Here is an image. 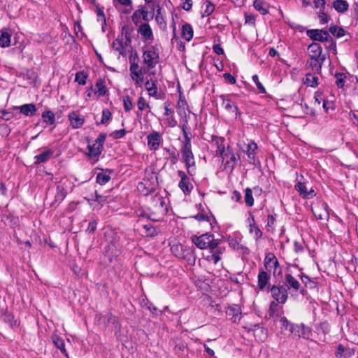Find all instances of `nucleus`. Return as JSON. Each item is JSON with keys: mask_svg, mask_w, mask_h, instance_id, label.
I'll use <instances>...</instances> for the list:
<instances>
[{"mask_svg": "<svg viewBox=\"0 0 358 358\" xmlns=\"http://www.w3.org/2000/svg\"><path fill=\"white\" fill-rule=\"evenodd\" d=\"M185 141L180 148L182 160L185 163L187 173L192 176L195 170L194 156L192 150L191 138L189 136L187 121L181 126Z\"/></svg>", "mask_w": 358, "mask_h": 358, "instance_id": "nucleus-1", "label": "nucleus"}, {"mask_svg": "<svg viewBox=\"0 0 358 358\" xmlns=\"http://www.w3.org/2000/svg\"><path fill=\"white\" fill-rule=\"evenodd\" d=\"M0 320L8 324L11 329L18 325L17 320L15 319L13 314L8 311H4L1 314Z\"/></svg>", "mask_w": 358, "mask_h": 358, "instance_id": "nucleus-26", "label": "nucleus"}, {"mask_svg": "<svg viewBox=\"0 0 358 358\" xmlns=\"http://www.w3.org/2000/svg\"><path fill=\"white\" fill-rule=\"evenodd\" d=\"M267 292L271 293L274 301L280 304L285 303L288 299L287 289L284 285H273L268 287Z\"/></svg>", "mask_w": 358, "mask_h": 358, "instance_id": "nucleus-8", "label": "nucleus"}, {"mask_svg": "<svg viewBox=\"0 0 358 358\" xmlns=\"http://www.w3.org/2000/svg\"><path fill=\"white\" fill-rule=\"evenodd\" d=\"M222 243L223 241L222 239H215L214 235L211 234L209 246H208L211 255L206 258L208 261H213L215 264L219 262L221 259L220 255L225 250V248L222 245Z\"/></svg>", "mask_w": 358, "mask_h": 358, "instance_id": "nucleus-3", "label": "nucleus"}, {"mask_svg": "<svg viewBox=\"0 0 358 358\" xmlns=\"http://www.w3.org/2000/svg\"><path fill=\"white\" fill-rule=\"evenodd\" d=\"M336 78V85L338 88H343L345 86V83L346 82L347 76L344 73H335Z\"/></svg>", "mask_w": 358, "mask_h": 358, "instance_id": "nucleus-47", "label": "nucleus"}, {"mask_svg": "<svg viewBox=\"0 0 358 358\" xmlns=\"http://www.w3.org/2000/svg\"><path fill=\"white\" fill-rule=\"evenodd\" d=\"M226 317L234 323L240 321L241 318V309L238 305L229 306L226 310Z\"/></svg>", "mask_w": 358, "mask_h": 358, "instance_id": "nucleus-15", "label": "nucleus"}, {"mask_svg": "<svg viewBox=\"0 0 358 358\" xmlns=\"http://www.w3.org/2000/svg\"><path fill=\"white\" fill-rule=\"evenodd\" d=\"M307 36L313 41L320 42L331 43V45L336 48V43L334 42L333 38L329 36L328 31L324 29H313L306 31Z\"/></svg>", "mask_w": 358, "mask_h": 358, "instance_id": "nucleus-7", "label": "nucleus"}, {"mask_svg": "<svg viewBox=\"0 0 358 358\" xmlns=\"http://www.w3.org/2000/svg\"><path fill=\"white\" fill-rule=\"evenodd\" d=\"M333 7L338 13H344L348 10L349 4L346 0H335Z\"/></svg>", "mask_w": 358, "mask_h": 358, "instance_id": "nucleus-37", "label": "nucleus"}, {"mask_svg": "<svg viewBox=\"0 0 358 358\" xmlns=\"http://www.w3.org/2000/svg\"><path fill=\"white\" fill-rule=\"evenodd\" d=\"M95 86L97 90L94 92L98 93L99 96H103L106 95V94L108 92V90L105 85V81L103 79H98L96 82Z\"/></svg>", "mask_w": 358, "mask_h": 358, "instance_id": "nucleus-44", "label": "nucleus"}, {"mask_svg": "<svg viewBox=\"0 0 358 358\" xmlns=\"http://www.w3.org/2000/svg\"><path fill=\"white\" fill-rule=\"evenodd\" d=\"M54 150L52 149H48L39 155L34 157V164L36 165L49 161L53 156Z\"/></svg>", "mask_w": 358, "mask_h": 358, "instance_id": "nucleus-28", "label": "nucleus"}, {"mask_svg": "<svg viewBox=\"0 0 358 358\" xmlns=\"http://www.w3.org/2000/svg\"><path fill=\"white\" fill-rule=\"evenodd\" d=\"M13 117L11 112L9 110H0V118H2L6 121L10 120Z\"/></svg>", "mask_w": 358, "mask_h": 358, "instance_id": "nucleus-63", "label": "nucleus"}, {"mask_svg": "<svg viewBox=\"0 0 358 358\" xmlns=\"http://www.w3.org/2000/svg\"><path fill=\"white\" fill-rule=\"evenodd\" d=\"M57 192L55 196V201L51 203V206H54L55 203H60L66 196V190L64 187L58 185L57 187Z\"/></svg>", "mask_w": 358, "mask_h": 358, "instance_id": "nucleus-35", "label": "nucleus"}, {"mask_svg": "<svg viewBox=\"0 0 358 358\" xmlns=\"http://www.w3.org/2000/svg\"><path fill=\"white\" fill-rule=\"evenodd\" d=\"M193 29L190 24L185 23L182 27V36L187 41L193 38Z\"/></svg>", "mask_w": 358, "mask_h": 358, "instance_id": "nucleus-40", "label": "nucleus"}, {"mask_svg": "<svg viewBox=\"0 0 358 358\" xmlns=\"http://www.w3.org/2000/svg\"><path fill=\"white\" fill-rule=\"evenodd\" d=\"M13 110H20V113L27 117L34 115L37 110L34 103H26L20 106H14Z\"/></svg>", "mask_w": 358, "mask_h": 358, "instance_id": "nucleus-22", "label": "nucleus"}, {"mask_svg": "<svg viewBox=\"0 0 358 358\" xmlns=\"http://www.w3.org/2000/svg\"><path fill=\"white\" fill-rule=\"evenodd\" d=\"M11 35L5 31H0V47L7 48L10 45Z\"/></svg>", "mask_w": 358, "mask_h": 358, "instance_id": "nucleus-43", "label": "nucleus"}, {"mask_svg": "<svg viewBox=\"0 0 358 358\" xmlns=\"http://www.w3.org/2000/svg\"><path fill=\"white\" fill-rule=\"evenodd\" d=\"M88 75L83 71H78L76 73L75 81L79 85H84L86 84Z\"/></svg>", "mask_w": 358, "mask_h": 358, "instance_id": "nucleus-50", "label": "nucleus"}, {"mask_svg": "<svg viewBox=\"0 0 358 358\" xmlns=\"http://www.w3.org/2000/svg\"><path fill=\"white\" fill-rule=\"evenodd\" d=\"M285 280L287 284V289L292 288L295 291H298L301 287L299 282L290 273H286L285 275Z\"/></svg>", "mask_w": 358, "mask_h": 358, "instance_id": "nucleus-33", "label": "nucleus"}, {"mask_svg": "<svg viewBox=\"0 0 358 358\" xmlns=\"http://www.w3.org/2000/svg\"><path fill=\"white\" fill-rule=\"evenodd\" d=\"M186 348H187V344L182 341H178V342H177L176 343L175 350L177 352H178V351L183 352Z\"/></svg>", "mask_w": 358, "mask_h": 358, "instance_id": "nucleus-64", "label": "nucleus"}, {"mask_svg": "<svg viewBox=\"0 0 358 358\" xmlns=\"http://www.w3.org/2000/svg\"><path fill=\"white\" fill-rule=\"evenodd\" d=\"M318 17L320 19V23L322 24L327 23L330 19L329 16L324 12V10H321L319 12Z\"/></svg>", "mask_w": 358, "mask_h": 358, "instance_id": "nucleus-59", "label": "nucleus"}, {"mask_svg": "<svg viewBox=\"0 0 358 358\" xmlns=\"http://www.w3.org/2000/svg\"><path fill=\"white\" fill-rule=\"evenodd\" d=\"M137 106L139 110L142 111L145 109V107L150 108L149 104H148L143 96H140L137 101Z\"/></svg>", "mask_w": 358, "mask_h": 358, "instance_id": "nucleus-60", "label": "nucleus"}, {"mask_svg": "<svg viewBox=\"0 0 358 358\" xmlns=\"http://www.w3.org/2000/svg\"><path fill=\"white\" fill-rule=\"evenodd\" d=\"M138 31L143 36L145 40H152L153 34L150 26L148 23L142 24Z\"/></svg>", "mask_w": 358, "mask_h": 358, "instance_id": "nucleus-34", "label": "nucleus"}, {"mask_svg": "<svg viewBox=\"0 0 358 358\" xmlns=\"http://www.w3.org/2000/svg\"><path fill=\"white\" fill-rule=\"evenodd\" d=\"M173 254L178 259H186L188 262L194 264L195 263L196 257L194 251L187 249L181 244L174 245L171 247Z\"/></svg>", "mask_w": 358, "mask_h": 358, "instance_id": "nucleus-6", "label": "nucleus"}, {"mask_svg": "<svg viewBox=\"0 0 358 358\" xmlns=\"http://www.w3.org/2000/svg\"><path fill=\"white\" fill-rule=\"evenodd\" d=\"M129 71L131 72V77L133 80H135L134 76H138L142 75V69H139V66L137 63L133 62L131 64Z\"/></svg>", "mask_w": 358, "mask_h": 358, "instance_id": "nucleus-51", "label": "nucleus"}, {"mask_svg": "<svg viewBox=\"0 0 358 358\" xmlns=\"http://www.w3.org/2000/svg\"><path fill=\"white\" fill-rule=\"evenodd\" d=\"M229 245L234 250L241 251L243 254H248L250 252L246 246L241 244L236 239H231L229 242Z\"/></svg>", "mask_w": 358, "mask_h": 358, "instance_id": "nucleus-42", "label": "nucleus"}, {"mask_svg": "<svg viewBox=\"0 0 358 358\" xmlns=\"http://www.w3.org/2000/svg\"><path fill=\"white\" fill-rule=\"evenodd\" d=\"M289 334L304 339H309L312 335L311 329L303 323L300 324L293 323L290 326Z\"/></svg>", "mask_w": 358, "mask_h": 358, "instance_id": "nucleus-10", "label": "nucleus"}, {"mask_svg": "<svg viewBox=\"0 0 358 358\" xmlns=\"http://www.w3.org/2000/svg\"><path fill=\"white\" fill-rule=\"evenodd\" d=\"M158 187L157 176L151 174L150 177L144 178L137 185L138 192L143 196H148L154 193Z\"/></svg>", "mask_w": 358, "mask_h": 358, "instance_id": "nucleus-4", "label": "nucleus"}, {"mask_svg": "<svg viewBox=\"0 0 358 358\" xmlns=\"http://www.w3.org/2000/svg\"><path fill=\"white\" fill-rule=\"evenodd\" d=\"M253 6L262 15H266L268 13V3L262 0H255Z\"/></svg>", "mask_w": 358, "mask_h": 358, "instance_id": "nucleus-39", "label": "nucleus"}, {"mask_svg": "<svg viewBox=\"0 0 358 358\" xmlns=\"http://www.w3.org/2000/svg\"><path fill=\"white\" fill-rule=\"evenodd\" d=\"M134 29L131 24H125L122 27V36L125 38L124 44L126 46L130 45L131 43V34Z\"/></svg>", "mask_w": 358, "mask_h": 358, "instance_id": "nucleus-32", "label": "nucleus"}, {"mask_svg": "<svg viewBox=\"0 0 358 358\" xmlns=\"http://www.w3.org/2000/svg\"><path fill=\"white\" fill-rule=\"evenodd\" d=\"M257 149V144L253 141H251L247 145V150L245 151V152L247 155L248 157L249 158L250 163L251 164L255 163Z\"/></svg>", "mask_w": 358, "mask_h": 358, "instance_id": "nucleus-27", "label": "nucleus"}, {"mask_svg": "<svg viewBox=\"0 0 358 358\" xmlns=\"http://www.w3.org/2000/svg\"><path fill=\"white\" fill-rule=\"evenodd\" d=\"M252 81L255 83V85L259 90V93L266 94V90L265 87H264V85L259 82L258 76L257 74L253 75L252 77Z\"/></svg>", "mask_w": 358, "mask_h": 358, "instance_id": "nucleus-54", "label": "nucleus"}, {"mask_svg": "<svg viewBox=\"0 0 358 358\" xmlns=\"http://www.w3.org/2000/svg\"><path fill=\"white\" fill-rule=\"evenodd\" d=\"M145 88L150 96H155L157 93V80L150 79L145 83Z\"/></svg>", "mask_w": 358, "mask_h": 358, "instance_id": "nucleus-38", "label": "nucleus"}, {"mask_svg": "<svg viewBox=\"0 0 358 358\" xmlns=\"http://www.w3.org/2000/svg\"><path fill=\"white\" fill-rule=\"evenodd\" d=\"M318 77L315 74L310 73H306L303 80L304 84L311 87H316L318 85Z\"/></svg>", "mask_w": 358, "mask_h": 358, "instance_id": "nucleus-41", "label": "nucleus"}, {"mask_svg": "<svg viewBox=\"0 0 358 358\" xmlns=\"http://www.w3.org/2000/svg\"><path fill=\"white\" fill-rule=\"evenodd\" d=\"M250 216L252 218V223H250L249 232L250 234L255 232V239L257 241L262 237L263 233L259 227L256 224L255 217L251 213H250Z\"/></svg>", "mask_w": 358, "mask_h": 358, "instance_id": "nucleus-36", "label": "nucleus"}, {"mask_svg": "<svg viewBox=\"0 0 358 358\" xmlns=\"http://www.w3.org/2000/svg\"><path fill=\"white\" fill-rule=\"evenodd\" d=\"M143 58L148 69H153L159 62V54L154 50L144 51Z\"/></svg>", "mask_w": 358, "mask_h": 358, "instance_id": "nucleus-13", "label": "nucleus"}, {"mask_svg": "<svg viewBox=\"0 0 358 358\" xmlns=\"http://www.w3.org/2000/svg\"><path fill=\"white\" fill-rule=\"evenodd\" d=\"M188 108L187 103L185 100V98L180 94L179 99L177 103V113L179 116L182 117L183 120V124L185 123V121H187V127H188V120L187 117V113H186V109Z\"/></svg>", "mask_w": 358, "mask_h": 358, "instance_id": "nucleus-18", "label": "nucleus"}, {"mask_svg": "<svg viewBox=\"0 0 358 358\" xmlns=\"http://www.w3.org/2000/svg\"><path fill=\"white\" fill-rule=\"evenodd\" d=\"M294 188L298 192H299V194L303 199L313 198L315 195L314 190H307L306 185L303 182H297L296 184L294 185Z\"/></svg>", "mask_w": 358, "mask_h": 358, "instance_id": "nucleus-25", "label": "nucleus"}, {"mask_svg": "<svg viewBox=\"0 0 358 358\" xmlns=\"http://www.w3.org/2000/svg\"><path fill=\"white\" fill-rule=\"evenodd\" d=\"M245 202L247 206L251 207L254 205V199L252 196V191L250 188L248 187L245 190Z\"/></svg>", "mask_w": 358, "mask_h": 358, "instance_id": "nucleus-49", "label": "nucleus"}, {"mask_svg": "<svg viewBox=\"0 0 358 358\" xmlns=\"http://www.w3.org/2000/svg\"><path fill=\"white\" fill-rule=\"evenodd\" d=\"M70 124L73 129L80 128L85 122L84 117L78 111H71L68 115Z\"/></svg>", "mask_w": 358, "mask_h": 358, "instance_id": "nucleus-19", "label": "nucleus"}, {"mask_svg": "<svg viewBox=\"0 0 358 358\" xmlns=\"http://www.w3.org/2000/svg\"><path fill=\"white\" fill-rule=\"evenodd\" d=\"M123 105L126 112H129L134 107L131 97L129 95L123 96Z\"/></svg>", "mask_w": 358, "mask_h": 358, "instance_id": "nucleus-53", "label": "nucleus"}, {"mask_svg": "<svg viewBox=\"0 0 358 358\" xmlns=\"http://www.w3.org/2000/svg\"><path fill=\"white\" fill-rule=\"evenodd\" d=\"M164 115L165 116H171L173 115L174 111L173 109L170 108L171 106V102L170 101H166L164 102Z\"/></svg>", "mask_w": 358, "mask_h": 358, "instance_id": "nucleus-62", "label": "nucleus"}, {"mask_svg": "<svg viewBox=\"0 0 358 358\" xmlns=\"http://www.w3.org/2000/svg\"><path fill=\"white\" fill-rule=\"evenodd\" d=\"M178 176L180 178L178 183L179 188L185 195H189L193 189V185L190 182L189 177L185 171L181 170L178 171Z\"/></svg>", "mask_w": 358, "mask_h": 358, "instance_id": "nucleus-12", "label": "nucleus"}, {"mask_svg": "<svg viewBox=\"0 0 358 358\" xmlns=\"http://www.w3.org/2000/svg\"><path fill=\"white\" fill-rule=\"evenodd\" d=\"M229 95H220V97L222 99V104L224 106V108L229 113H234L236 117L241 115V112L238 108V106L231 101L229 99H226L227 96Z\"/></svg>", "mask_w": 358, "mask_h": 358, "instance_id": "nucleus-21", "label": "nucleus"}, {"mask_svg": "<svg viewBox=\"0 0 358 358\" xmlns=\"http://www.w3.org/2000/svg\"><path fill=\"white\" fill-rule=\"evenodd\" d=\"M264 265L265 270L271 272L273 269V275L274 276L281 275L282 271L280 267V264L275 255L273 252H268L266 255Z\"/></svg>", "mask_w": 358, "mask_h": 358, "instance_id": "nucleus-9", "label": "nucleus"}, {"mask_svg": "<svg viewBox=\"0 0 358 358\" xmlns=\"http://www.w3.org/2000/svg\"><path fill=\"white\" fill-rule=\"evenodd\" d=\"M148 145L151 150H157L160 143V135L157 131L150 133L148 137Z\"/></svg>", "mask_w": 358, "mask_h": 358, "instance_id": "nucleus-23", "label": "nucleus"}, {"mask_svg": "<svg viewBox=\"0 0 358 358\" xmlns=\"http://www.w3.org/2000/svg\"><path fill=\"white\" fill-rule=\"evenodd\" d=\"M329 32L337 38L342 37L345 35V31L341 27L336 25H332L329 27Z\"/></svg>", "mask_w": 358, "mask_h": 358, "instance_id": "nucleus-48", "label": "nucleus"}, {"mask_svg": "<svg viewBox=\"0 0 358 358\" xmlns=\"http://www.w3.org/2000/svg\"><path fill=\"white\" fill-rule=\"evenodd\" d=\"M113 48L116 51H118L120 55H124L125 44L123 42L122 38H117L115 39L112 44Z\"/></svg>", "mask_w": 358, "mask_h": 358, "instance_id": "nucleus-45", "label": "nucleus"}, {"mask_svg": "<svg viewBox=\"0 0 358 358\" xmlns=\"http://www.w3.org/2000/svg\"><path fill=\"white\" fill-rule=\"evenodd\" d=\"M87 149L88 150V152L87 153V156L92 158H96V162L98 161L103 148L96 144V142L94 141L92 145L89 143L87 146Z\"/></svg>", "mask_w": 358, "mask_h": 358, "instance_id": "nucleus-30", "label": "nucleus"}, {"mask_svg": "<svg viewBox=\"0 0 358 358\" xmlns=\"http://www.w3.org/2000/svg\"><path fill=\"white\" fill-rule=\"evenodd\" d=\"M278 303L277 301H271L270 303V306H269V315L271 317L273 316L274 314L275 313V312H277L278 310V308H279V306H278Z\"/></svg>", "mask_w": 358, "mask_h": 358, "instance_id": "nucleus-58", "label": "nucleus"}, {"mask_svg": "<svg viewBox=\"0 0 358 358\" xmlns=\"http://www.w3.org/2000/svg\"><path fill=\"white\" fill-rule=\"evenodd\" d=\"M210 143L213 146L216 148L215 153L216 156H220L227 149H225V146L224 145V138L217 136L215 135H211Z\"/></svg>", "mask_w": 358, "mask_h": 358, "instance_id": "nucleus-17", "label": "nucleus"}, {"mask_svg": "<svg viewBox=\"0 0 358 358\" xmlns=\"http://www.w3.org/2000/svg\"><path fill=\"white\" fill-rule=\"evenodd\" d=\"M118 240L115 238L114 239L111 240L107 245L104 248V252L106 256L108 257L110 261L112 260V258L117 255V251H118Z\"/></svg>", "mask_w": 358, "mask_h": 358, "instance_id": "nucleus-20", "label": "nucleus"}, {"mask_svg": "<svg viewBox=\"0 0 358 358\" xmlns=\"http://www.w3.org/2000/svg\"><path fill=\"white\" fill-rule=\"evenodd\" d=\"M179 157V153L177 152L176 150L175 151H172V153H170L169 157L166 158L167 160H169L172 165H175L178 161Z\"/></svg>", "mask_w": 358, "mask_h": 358, "instance_id": "nucleus-57", "label": "nucleus"}, {"mask_svg": "<svg viewBox=\"0 0 358 358\" xmlns=\"http://www.w3.org/2000/svg\"><path fill=\"white\" fill-rule=\"evenodd\" d=\"M280 322L281 324V329L282 330H287L289 331L290 326L292 325V322H289L285 317H282L280 320Z\"/></svg>", "mask_w": 358, "mask_h": 358, "instance_id": "nucleus-56", "label": "nucleus"}, {"mask_svg": "<svg viewBox=\"0 0 358 358\" xmlns=\"http://www.w3.org/2000/svg\"><path fill=\"white\" fill-rule=\"evenodd\" d=\"M111 117H112V114H111L110 111L107 108L103 109L102 110V117H101L100 124H103L107 123L111 119Z\"/></svg>", "mask_w": 358, "mask_h": 358, "instance_id": "nucleus-55", "label": "nucleus"}, {"mask_svg": "<svg viewBox=\"0 0 358 358\" xmlns=\"http://www.w3.org/2000/svg\"><path fill=\"white\" fill-rule=\"evenodd\" d=\"M270 280L271 275L268 273V271L259 268L257 275V288L261 291H268V287L272 286L270 285Z\"/></svg>", "mask_w": 358, "mask_h": 358, "instance_id": "nucleus-11", "label": "nucleus"}, {"mask_svg": "<svg viewBox=\"0 0 358 358\" xmlns=\"http://www.w3.org/2000/svg\"><path fill=\"white\" fill-rule=\"evenodd\" d=\"M355 353V350L352 348H346L343 345H338L335 355L337 358H350Z\"/></svg>", "mask_w": 358, "mask_h": 358, "instance_id": "nucleus-29", "label": "nucleus"}, {"mask_svg": "<svg viewBox=\"0 0 358 358\" xmlns=\"http://www.w3.org/2000/svg\"><path fill=\"white\" fill-rule=\"evenodd\" d=\"M43 122L49 124H53L55 122V113L51 110H45L41 115Z\"/></svg>", "mask_w": 358, "mask_h": 358, "instance_id": "nucleus-46", "label": "nucleus"}, {"mask_svg": "<svg viewBox=\"0 0 358 358\" xmlns=\"http://www.w3.org/2000/svg\"><path fill=\"white\" fill-rule=\"evenodd\" d=\"M308 59L306 62V68H310L315 74H320L322 65L326 59V55L322 54V46L313 42L308 47Z\"/></svg>", "mask_w": 358, "mask_h": 358, "instance_id": "nucleus-2", "label": "nucleus"}, {"mask_svg": "<svg viewBox=\"0 0 358 358\" xmlns=\"http://www.w3.org/2000/svg\"><path fill=\"white\" fill-rule=\"evenodd\" d=\"M106 136L107 134L106 133H101L95 140L96 144L103 148V143L106 141Z\"/></svg>", "mask_w": 358, "mask_h": 358, "instance_id": "nucleus-61", "label": "nucleus"}, {"mask_svg": "<svg viewBox=\"0 0 358 358\" xmlns=\"http://www.w3.org/2000/svg\"><path fill=\"white\" fill-rule=\"evenodd\" d=\"M52 341L55 346L59 349L61 352L66 357H68V352L65 348V343L64 339L57 334L52 335Z\"/></svg>", "mask_w": 358, "mask_h": 358, "instance_id": "nucleus-31", "label": "nucleus"}, {"mask_svg": "<svg viewBox=\"0 0 358 358\" xmlns=\"http://www.w3.org/2000/svg\"><path fill=\"white\" fill-rule=\"evenodd\" d=\"M220 157L222 159L224 170L229 173L233 172L237 162L240 160V155L236 154L229 146L227 148V150Z\"/></svg>", "mask_w": 358, "mask_h": 358, "instance_id": "nucleus-5", "label": "nucleus"}, {"mask_svg": "<svg viewBox=\"0 0 358 358\" xmlns=\"http://www.w3.org/2000/svg\"><path fill=\"white\" fill-rule=\"evenodd\" d=\"M205 3H206V8L202 14L203 17L205 15L209 16L210 15H211L213 13L214 10H215L214 4L209 0H206Z\"/></svg>", "mask_w": 358, "mask_h": 358, "instance_id": "nucleus-52", "label": "nucleus"}, {"mask_svg": "<svg viewBox=\"0 0 358 358\" xmlns=\"http://www.w3.org/2000/svg\"><path fill=\"white\" fill-rule=\"evenodd\" d=\"M248 331H252L257 340L263 342L267 338V329L259 324H252L248 328Z\"/></svg>", "mask_w": 358, "mask_h": 358, "instance_id": "nucleus-16", "label": "nucleus"}, {"mask_svg": "<svg viewBox=\"0 0 358 358\" xmlns=\"http://www.w3.org/2000/svg\"><path fill=\"white\" fill-rule=\"evenodd\" d=\"M210 238V233H205L201 236L193 235L191 237V240L198 248L200 250H205L208 248V246H209Z\"/></svg>", "mask_w": 358, "mask_h": 358, "instance_id": "nucleus-14", "label": "nucleus"}, {"mask_svg": "<svg viewBox=\"0 0 358 358\" xmlns=\"http://www.w3.org/2000/svg\"><path fill=\"white\" fill-rule=\"evenodd\" d=\"M113 173V169H101V172L98 173L96 177V182L100 185H103L110 181V174Z\"/></svg>", "mask_w": 358, "mask_h": 358, "instance_id": "nucleus-24", "label": "nucleus"}]
</instances>
